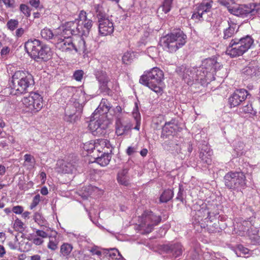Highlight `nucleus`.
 Returning <instances> with one entry per match:
<instances>
[{"mask_svg": "<svg viewBox=\"0 0 260 260\" xmlns=\"http://www.w3.org/2000/svg\"><path fill=\"white\" fill-rule=\"evenodd\" d=\"M56 48L63 52L73 50V39L70 36L61 33L54 43Z\"/></svg>", "mask_w": 260, "mask_h": 260, "instance_id": "9b49d317", "label": "nucleus"}, {"mask_svg": "<svg viewBox=\"0 0 260 260\" xmlns=\"http://www.w3.org/2000/svg\"><path fill=\"white\" fill-rule=\"evenodd\" d=\"M12 210L15 214H21L23 211V209L22 207L20 206H14Z\"/></svg>", "mask_w": 260, "mask_h": 260, "instance_id": "4d7b16f0", "label": "nucleus"}, {"mask_svg": "<svg viewBox=\"0 0 260 260\" xmlns=\"http://www.w3.org/2000/svg\"><path fill=\"white\" fill-rule=\"evenodd\" d=\"M74 166L71 162H62L58 170L59 172L62 173H73L75 170Z\"/></svg>", "mask_w": 260, "mask_h": 260, "instance_id": "72a5a7b5", "label": "nucleus"}, {"mask_svg": "<svg viewBox=\"0 0 260 260\" xmlns=\"http://www.w3.org/2000/svg\"><path fill=\"white\" fill-rule=\"evenodd\" d=\"M98 29L100 35L102 36L111 35L114 31L113 23L109 18L98 21Z\"/></svg>", "mask_w": 260, "mask_h": 260, "instance_id": "f3484780", "label": "nucleus"}, {"mask_svg": "<svg viewBox=\"0 0 260 260\" xmlns=\"http://www.w3.org/2000/svg\"><path fill=\"white\" fill-rule=\"evenodd\" d=\"M111 158V153H102L100 156L95 158V161L101 166H106L109 164Z\"/></svg>", "mask_w": 260, "mask_h": 260, "instance_id": "f704fd0d", "label": "nucleus"}, {"mask_svg": "<svg viewBox=\"0 0 260 260\" xmlns=\"http://www.w3.org/2000/svg\"><path fill=\"white\" fill-rule=\"evenodd\" d=\"M192 213L194 215L195 219L200 222L204 218L206 219L209 216V212L206 209V206L195 204L192 206Z\"/></svg>", "mask_w": 260, "mask_h": 260, "instance_id": "a211bd4d", "label": "nucleus"}, {"mask_svg": "<svg viewBox=\"0 0 260 260\" xmlns=\"http://www.w3.org/2000/svg\"><path fill=\"white\" fill-rule=\"evenodd\" d=\"M24 160L25 161L31 162L33 157L30 154H26L24 155Z\"/></svg>", "mask_w": 260, "mask_h": 260, "instance_id": "338daca9", "label": "nucleus"}, {"mask_svg": "<svg viewBox=\"0 0 260 260\" xmlns=\"http://www.w3.org/2000/svg\"><path fill=\"white\" fill-rule=\"evenodd\" d=\"M212 150L207 146H203L201 148L200 158L203 163L209 165L212 162Z\"/></svg>", "mask_w": 260, "mask_h": 260, "instance_id": "a878e982", "label": "nucleus"}, {"mask_svg": "<svg viewBox=\"0 0 260 260\" xmlns=\"http://www.w3.org/2000/svg\"><path fill=\"white\" fill-rule=\"evenodd\" d=\"M131 127V123L128 119L117 116L115 122V133L118 136L125 135Z\"/></svg>", "mask_w": 260, "mask_h": 260, "instance_id": "ddd939ff", "label": "nucleus"}, {"mask_svg": "<svg viewBox=\"0 0 260 260\" xmlns=\"http://www.w3.org/2000/svg\"><path fill=\"white\" fill-rule=\"evenodd\" d=\"M244 145V143L242 142H238L237 145L235 147V150L238 153L241 154H242L243 152H242L243 149Z\"/></svg>", "mask_w": 260, "mask_h": 260, "instance_id": "603ef678", "label": "nucleus"}, {"mask_svg": "<svg viewBox=\"0 0 260 260\" xmlns=\"http://www.w3.org/2000/svg\"><path fill=\"white\" fill-rule=\"evenodd\" d=\"M24 32V30L22 28H19L16 31V36L18 38L21 37Z\"/></svg>", "mask_w": 260, "mask_h": 260, "instance_id": "0e129e2a", "label": "nucleus"}, {"mask_svg": "<svg viewBox=\"0 0 260 260\" xmlns=\"http://www.w3.org/2000/svg\"><path fill=\"white\" fill-rule=\"evenodd\" d=\"M40 48H39L38 51V52H39V57H37L36 61H47L49 60L52 56V52L50 48L43 43L40 45Z\"/></svg>", "mask_w": 260, "mask_h": 260, "instance_id": "393cba45", "label": "nucleus"}, {"mask_svg": "<svg viewBox=\"0 0 260 260\" xmlns=\"http://www.w3.org/2000/svg\"><path fill=\"white\" fill-rule=\"evenodd\" d=\"M229 27L225 29L223 32V39H228L234 36L238 31V26L232 22L228 21Z\"/></svg>", "mask_w": 260, "mask_h": 260, "instance_id": "2f4dec72", "label": "nucleus"}, {"mask_svg": "<svg viewBox=\"0 0 260 260\" xmlns=\"http://www.w3.org/2000/svg\"><path fill=\"white\" fill-rule=\"evenodd\" d=\"M196 68H187L184 66L178 67L176 68V71L178 74L182 76L183 78L186 80L188 84H191L194 81H198L196 80V78H194V76H196Z\"/></svg>", "mask_w": 260, "mask_h": 260, "instance_id": "dca6fc26", "label": "nucleus"}, {"mask_svg": "<svg viewBox=\"0 0 260 260\" xmlns=\"http://www.w3.org/2000/svg\"><path fill=\"white\" fill-rule=\"evenodd\" d=\"M248 95L247 91L244 89L236 90L229 98V104L231 108L239 106L245 101Z\"/></svg>", "mask_w": 260, "mask_h": 260, "instance_id": "f8f14e48", "label": "nucleus"}, {"mask_svg": "<svg viewBox=\"0 0 260 260\" xmlns=\"http://www.w3.org/2000/svg\"><path fill=\"white\" fill-rule=\"evenodd\" d=\"M238 250L243 254H248L249 252V249L247 248L243 247L242 245H239L238 246Z\"/></svg>", "mask_w": 260, "mask_h": 260, "instance_id": "e2e57ef3", "label": "nucleus"}, {"mask_svg": "<svg viewBox=\"0 0 260 260\" xmlns=\"http://www.w3.org/2000/svg\"><path fill=\"white\" fill-rule=\"evenodd\" d=\"M187 36L180 29L174 30L161 38L159 44L167 51L173 53L186 43Z\"/></svg>", "mask_w": 260, "mask_h": 260, "instance_id": "f03ea898", "label": "nucleus"}, {"mask_svg": "<svg viewBox=\"0 0 260 260\" xmlns=\"http://www.w3.org/2000/svg\"><path fill=\"white\" fill-rule=\"evenodd\" d=\"M76 116H75L74 113H69L68 110H66V115L64 116V119L67 121L70 122H73L75 121V118Z\"/></svg>", "mask_w": 260, "mask_h": 260, "instance_id": "49530a36", "label": "nucleus"}, {"mask_svg": "<svg viewBox=\"0 0 260 260\" xmlns=\"http://www.w3.org/2000/svg\"><path fill=\"white\" fill-rule=\"evenodd\" d=\"M164 79V73L158 68H153L149 71L145 72L141 76L139 82L158 94H161V87Z\"/></svg>", "mask_w": 260, "mask_h": 260, "instance_id": "7ed1b4c3", "label": "nucleus"}, {"mask_svg": "<svg viewBox=\"0 0 260 260\" xmlns=\"http://www.w3.org/2000/svg\"><path fill=\"white\" fill-rule=\"evenodd\" d=\"M40 201V194H38L36 195L34 198H33L32 202L30 205V209H32L35 207H36L38 204L39 203Z\"/></svg>", "mask_w": 260, "mask_h": 260, "instance_id": "8fccbe9b", "label": "nucleus"}, {"mask_svg": "<svg viewBox=\"0 0 260 260\" xmlns=\"http://www.w3.org/2000/svg\"><path fill=\"white\" fill-rule=\"evenodd\" d=\"M213 1L207 0L203 1L196 8V12L193 13L191 19L196 22L204 20H208L206 15L211 13V10L212 7Z\"/></svg>", "mask_w": 260, "mask_h": 260, "instance_id": "1a4fd4ad", "label": "nucleus"}, {"mask_svg": "<svg viewBox=\"0 0 260 260\" xmlns=\"http://www.w3.org/2000/svg\"><path fill=\"white\" fill-rule=\"evenodd\" d=\"M37 236H40L42 238H45L48 237V234L43 231L38 230L36 231Z\"/></svg>", "mask_w": 260, "mask_h": 260, "instance_id": "052dcab7", "label": "nucleus"}, {"mask_svg": "<svg viewBox=\"0 0 260 260\" xmlns=\"http://www.w3.org/2000/svg\"><path fill=\"white\" fill-rule=\"evenodd\" d=\"M242 74L245 78H254L260 76V72L257 62H251L242 70Z\"/></svg>", "mask_w": 260, "mask_h": 260, "instance_id": "6ab92c4d", "label": "nucleus"}, {"mask_svg": "<svg viewBox=\"0 0 260 260\" xmlns=\"http://www.w3.org/2000/svg\"><path fill=\"white\" fill-rule=\"evenodd\" d=\"M61 33L70 36V35H79L83 36V27L80 23L79 18L74 21H69L60 26Z\"/></svg>", "mask_w": 260, "mask_h": 260, "instance_id": "9d476101", "label": "nucleus"}, {"mask_svg": "<svg viewBox=\"0 0 260 260\" xmlns=\"http://www.w3.org/2000/svg\"><path fill=\"white\" fill-rule=\"evenodd\" d=\"M73 50H75L76 52H84L86 50L85 42L81 36H79L73 40Z\"/></svg>", "mask_w": 260, "mask_h": 260, "instance_id": "c85d7f7f", "label": "nucleus"}, {"mask_svg": "<svg viewBox=\"0 0 260 260\" xmlns=\"http://www.w3.org/2000/svg\"><path fill=\"white\" fill-rule=\"evenodd\" d=\"M42 42L38 39H30L25 42L24 47L29 56L36 61L37 57H39L38 49Z\"/></svg>", "mask_w": 260, "mask_h": 260, "instance_id": "2eb2a0df", "label": "nucleus"}, {"mask_svg": "<svg viewBox=\"0 0 260 260\" xmlns=\"http://www.w3.org/2000/svg\"><path fill=\"white\" fill-rule=\"evenodd\" d=\"M34 84V78L30 74L22 71H16L12 76L10 84L11 93L14 95L24 93Z\"/></svg>", "mask_w": 260, "mask_h": 260, "instance_id": "f257e3e1", "label": "nucleus"}, {"mask_svg": "<svg viewBox=\"0 0 260 260\" xmlns=\"http://www.w3.org/2000/svg\"><path fill=\"white\" fill-rule=\"evenodd\" d=\"M20 10L26 17H28L30 16V9L27 5L25 4H21L20 6Z\"/></svg>", "mask_w": 260, "mask_h": 260, "instance_id": "c03bdc74", "label": "nucleus"}, {"mask_svg": "<svg viewBox=\"0 0 260 260\" xmlns=\"http://www.w3.org/2000/svg\"><path fill=\"white\" fill-rule=\"evenodd\" d=\"M41 35L44 40L49 41L52 40V42L55 43L58 37L61 35V32L60 27L55 29L54 31L49 28L45 27L41 30Z\"/></svg>", "mask_w": 260, "mask_h": 260, "instance_id": "4be33fe9", "label": "nucleus"}, {"mask_svg": "<svg viewBox=\"0 0 260 260\" xmlns=\"http://www.w3.org/2000/svg\"><path fill=\"white\" fill-rule=\"evenodd\" d=\"M10 52V48L8 47H4L1 50V55H6Z\"/></svg>", "mask_w": 260, "mask_h": 260, "instance_id": "69168bd1", "label": "nucleus"}, {"mask_svg": "<svg viewBox=\"0 0 260 260\" xmlns=\"http://www.w3.org/2000/svg\"><path fill=\"white\" fill-rule=\"evenodd\" d=\"M73 249L72 246L68 243H64L60 247V252L63 256L68 255Z\"/></svg>", "mask_w": 260, "mask_h": 260, "instance_id": "58836bf2", "label": "nucleus"}, {"mask_svg": "<svg viewBox=\"0 0 260 260\" xmlns=\"http://www.w3.org/2000/svg\"><path fill=\"white\" fill-rule=\"evenodd\" d=\"M183 189L182 188L181 186L180 185L179 188V191L177 193V196L176 199L178 201L181 202H183Z\"/></svg>", "mask_w": 260, "mask_h": 260, "instance_id": "5fc2aeb1", "label": "nucleus"}, {"mask_svg": "<svg viewBox=\"0 0 260 260\" xmlns=\"http://www.w3.org/2000/svg\"><path fill=\"white\" fill-rule=\"evenodd\" d=\"M96 77L101 85V88L103 90L105 91L110 90L108 85L110 80L106 72H99L96 75Z\"/></svg>", "mask_w": 260, "mask_h": 260, "instance_id": "cd10ccee", "label": "nucleus"}, {"mask_svg": "<svg viewBox=\"0 0 260 260\" xmlns=\"http://www.w3.org/2000/svg\"><path fill=\"white\" fill-rule=\"evenodd\" d=\"M253 43V39L249 35L239 39H233L227 47L226 54L232 57L241 56L251 47Z\"/></svg>", "mask_w": 260, "mask_h": 260, "instance_id": "20e7f679", "label": "nucleus"}, {"mask_svg": "<svg viewBox=\"0 0 260 260\" xmlns=\"http://www.w3.org/2000/svg\"><path fill=\"white\" fill-rule=\"evenodd\" d=\"M73 106L76 108V111L81 112L82 110L83 106L78 102H75L73 104Z\"/></svg>", "mask_w": 260, "mask_h": 260, "instance_id": "bf43d9fd", "label": "nucleus"}, {"mask_svg": "<svg viewBox=\"0 0 260 260\" xmlns=\"http://www.w3.org/2000/svg\"><path fill=\"white\" fill-rule=\"evenodd\" d=\"M225 186L232 190H239L246 186V177L241 172H230L224 177Z\"/></svg>", "mask_w": 260, "mask_h": 260, "instance_id": "39448f33", "label": "nucleus"}, {"mask_svg": "<svg viewBox=\"0 0 260 260\" xmlns=\"http://www.w3.org/2000/svg\"><path fill=\"white\" fill-rule=\"evenodd\" d=\"M134 53L131 52H125L122 56V61L123 63L127 64L130 63L134 58Z\"/></svg>", "mask_w": 260, "mask_h": 260, "instance_id": "ea45409f", "label": "nucleus"}, {"mask_svg": "<svg viewBox=\"0 0 260 260\" xmlns=\"http://www.w3.org/2000/svg\"><path fill=\"white\" fill-rule=\"evenodd\" d=\"M105 252L109 254V257L112 259H116V256L117 255L118 250L116 248H111L105 249Z\"/></svg>", "mask_w": 260, "mask_h": 260, "instance_id": "a19ab883", "label": "nucleus"}, {"mask_svg": "<svg viewBox=\"0 0 260 260\" xmlns=\"http://www.w3.org/2000/svg\"><path fill=\"white\" fill-rule=\"evenodd\" d=\"M138 150V146L137 144L128 147L126 150V153L128 155H132L137 152Z\"/></svg>", "mask_w": 260, "mask_h": 260, "instance_id": "09e8293b", "label": "nucleus"}, {"mask_svg": "<svg viewBox=\"0 0 260 260\" xmlns=\"http://www.w3.org/2000/svg\"><path fill=\"white\" fill-rule=\"evenodd\" d=\"M47 247L52 250H55L57 248V243L52 240H50Z\"/></svg>", "mask_w": 260, "mask_h": 260, "instance_id": "6e6d98bb", "label": "nucleus"}, {"mask_svg": "<svg viewBox=\"0 0 260 260\" xmlns=\"http://www.w3.org/2000/svg\"><path fill=\"white\" fill-rule=\"evenodd\" d=\"M178 128V125L175 123V120L165 123L162 127L161 137L167 138L168 136L174 135Z\"/></svg>", "mask_w": 260, "mask_h": 260, "instance_id": "b1692460", "label": "nucleus"}, {"mask_svg": "<svg viewBox=\"0 0 260 260\" xmlns=\"http://www.w3.org/2000/svg\"><path fill=\"white\" fill-rule=\"evenodd\" d=\"M111 108V104L107 100L103 99L100 104L99 107L96 108V109L94 111V114L96 115L98 114H106L108 112L109 110Z\"/></svg>", "mask_w": 260, "mask_h": 260, "instance_id": "7c9ffc66", "label": "nucleus"}, {"mask_svg": "<svg viewBox=\"0 0 260 260\" xmlns=\"http://www.w3.org/2000/svg\"><path fill=\"white\" fill-rule=\"evenodd\" d=\"M25 110L31 113H36L43 107V98L35 92H31L22 99Z\"/></svg>", "mask_w": 260, "mask_h": 260, "instance_id": "423d86ee", "label": "nucleus"}, {"mask_svg": "<svg viewBox=\"0 0 260 260\" xmlns=\"http://www.w3.org/2000/svg\"><path fill=\"white\" fill-rule=\"evenodd\" d=\"M128 170L124 169L119 172L117 175V180L122 185L127 186L129 184V178L127 175Z\"/></svg>", "mask_w": 260, "mask_h": 260, "instance_id": "473e14b6", "label": "nucleus"}, {"mask_svg": "<svg viewBox=\"0 0 260 260\" xmlns=\"http://www.w3.org/2000/svg\"><path fill=\"white\" fill-rule=\"evenodd\" d=\"M13 226L15 230L17 231L21 232L24 230L23 223L19 219L15 220Z\"/></svg>", "mask_w": 260, "mask_h": 260, "instance_id": "37998d69", "label": "nucleus"}, {"mask_svg": "<svg viewBox=\"0 0 260 260\" xmlns=\"http://www.w3.org/2000/svg\"><path fill=\"white\" fill-rule=\"evenodd\" d=\"M3 3L9 8H13L15 7V0H1Z\"/></svg>", "mask_w": 260, "mask_h": 260, "instance_id": "864d4df0", "label": "nucleus"}, {"mask_svg": "<svg viewBox=\"0 0 260 260\" xmlns=\"http://www.w3.org/2000/svg\"><path fill=\"white\" fill-rule=\"evenodd\" d=\"M173 191L171 189L165 190L160 197L159 201L161 203H167L173 197Z\"/></svg>", "mask_w": 260, "mask_h": 260, "instance_id": "4c0bfd02", "label": "nucleus"}, {"mask_svg": "<svg viewBox=\"0 0 260 260\" xmlns=\"http://www.w3.org/2000/svg\"><path fill=\"white\" fill-rule=\"evenodd\" d=\"M84 75V72L82 70L76 71L73 75L74 79L78 81H81Z\"/></svg>", "mask_w": 260, "mask_h": 260, "instance_id": "de8ad7c7", "label": "nucleus"}, {"mask_svg": "<svg viewBox=\"0 0 260 260\" xmlns=\"http://www.w3.org/2000/svg\"><path fill=\"white\" fill-rule=\"evenodd\" d=\"M140 226L144 228L146 233L151 232L153 227L161 220V217L154 214L151 211H145L140 218Z\"/></svg>", "mask_w": 260, "mask_h": 260, "instance_id": "6e6552de", "label": "nucleus"}, {"mask_svg": "<svg viewBox=\"0 0 260 260\" xmlns=\"http://www.w3.org/2000/svg\"><path fill=\"white\" fill-rule=\"evenodd\" d=\"M94 149L101 153H111L113 147L109 140L98 139L94 143Z\"/></svg>", "mask_w": 260, "mask_h": 260, "instance_id": "5701e85b", "label": "nucleus"}, {"mask_svg": "<svg viewBox=\"0 0 260 260\" xmlns=\"http://www.w3.org/2000/svg\"><path fill=\"white\" fill-rule=\"evenodd\" d=\"M43 241L39 238L34 239V243L36 245H39L42 244Z\"/></svg>", "mask_w": 260, "mask_h": 260, "instance_id": "774afa93", "label": "nucleus"}, {"mask_svg": "<svg viewBox=\"0 0 260 260\" xmlns=\"http://www.w3.org/2000/svg\"><path fill=\"white\" fill-rule=\"evenodd\" d=\"M78 18L83 27V35L86 36L93 25V21L87 17L86 12L83 10L80 12Z\"/></svg>", "mask_w": 260, "mask_h": 260, "instance_id": "412c9836", "label": "nucleus"}, {"mask_svg": "<svg viewBox=\"0 0 260 260\" xmlns=\"http://www.w3.org/2000/svg\"><path fill=\"white\" fill-rule=\"evenodd\" d=\"M42 42L38 39H30L25 42L24 47L29 56L36 61L37 57H39L38 49Z\"/></svg>", "mask_w": 260, "mask_h": 260, "instance_id": "4468645a", "label": "nucleus"}, {"mask_svg": "<svg viewBox=\"0 0 260 260\" xmlns=\"http://www.w3.org/2000/svg\"><path fill=\"white\" fill-rule=\"evenodd\" d=\"M253 110L252 105L250 103L241 107L239 109V112L241 113H251Z\"/></svg>", "mask_w": 260, "mask_h": 260, "instance_id": "79ce46f5", "label": "nucleus"}, {"mask_svg": "<svg viewBox=\"0 0 260 260\" xmlns=\"http://www.w3.org/2000/svg\"><path fill=\"white\" fill-rule=\"evenodd\" d=\"M259 10L260 5L256 4L239 5L229 9V12L234 15L249 18L256 15Z\"/></svg>", "mask_w": 260, "mask_h": 260, "instance_id": "0eeeda50", "label": "nucleus"}, {"mask_svg": "<svg viewBox=\"0 0 260 260\" xmlns=\"http://www.w3.org/2000/svg\"><path fill=\"white\" fill-rule=\"evenodd\" d=\"M88 127L93 135H100L104 132V125L101 120H91Z\"/></svg>", "mask_w": 260, "mask_h": 260, "instance_id": "bb28decb", "label": "nucleus"}, {"mask_svg": "<svg viewBox=\"0 0 260 260\" xmlns=\"http://www.w3.org/2000/svg\"><path fill=\"white\" fill-rule=\"evenodd\" d=\"M170 249L175 257L180 256L183 252L182 246L179 243L171 245L170 246Z\"/></svg>", "mask_w": 260, "mask_h": 260, "instance_id": "e433bc0d", "label": "nucleus"}, {"mask_svg": "<svg viewBox=\"0 0 260 260\" xmlns=\"http://www.w3.org/2000/svg\"><path fill=\"white\" fill-rule=\"evenodd\" d=\"M216 63L213 60H207L206 63L209 66V67H206L205 68L203 67L196 68V76H194V78H196L197 81L203 80L207 75L208 72L214 70L213 66Z\"/></svg>", "mask_w": 260, "mask_h": 260, "instance_id": "aec40b11", "label": "nucleus"}, {"mask_svg": "<svg viewBox=\"0 0 260 260\" xmlns=\"http://www.w3.org/2000/svg\"><path fill=\"white\" fill-rule=\"evenodd\" d=\"M29 4L36 9H41L43 7L40 5V0H30Z\"/></svg>", "mask_w": 260, "mask_h": 260, "instance_id": "3c124183", "label": "nucleus"}, {"mask_svg": "<svg viewBox=\"0 0 260 260\" xmlns=\"http://www.w3.org/2000/svg\"><path fill=\"white\" fill-rule=\"evenodd\" d=\"M35 221L38 223H40L43 220L41 214L39 212H36L34 216Z\"/></svg>", "mask_w": 260, "mask_h": 260, "instance_id": "13d9d810", "label": "nucleus"}, {"mask_svg": "<svg viewBox=\"0 0 260 260\" xmlns=\"http://www.w3.org/2000/svg\"><path fill=\"white\" fill-rule=\"evenodd\" d=\"M122 111V109L121 107L120 106H117L115 109H114V113L116 116V118H117V116L118 117H122L121 115Z\"/></svg>", "mask_w": 260, "mask_h": 260, "instance_id": "680f3d73", "label": "nucleus"}, {"mask_svg": "<svg viewBox=\"0 0 260 260\" xmlns=\"http://www.w3.org/2000/svg\"><path fill=\"white\" fill-rule=\"evenodd\" d=\"M173 0H165L157 10V13L162 14L169 12L171 8Z\"/></svg>", "mask_w": 260, "mask_h": 260, "instance_id": "c9c22d12", "label": "nucleus"}, {"mask_svg": "<svg viewBox=\"0 0 260 260\" xmlns=\"http://www.w3.org/2000/svg\"><path fill=\"white\" fill-rule=\"evenodd\" d=\"M94 10H95L96 17L98 19V22L100 21V20L109 18L103 6V4H95L94 5Z\"/></svg>", "mask_w": 260, "mask_h": 260, "instance_id": "c756f323", "label": "nucleus"}, {"mask_svg": "<svg viewBox=\"0 0 260 260\" xmlns=\"http://www.w3.org/2000/svg\"><path fill=\"white\" fill-rule=\"evenodd\" d=\"M18 25L17 20L11 19L7 23V26L11 30H14Z\"/></svg>", "mask_w": 260, "mask_h": 260, "instance_id": "a18cd8bd", "label": "nucleus"}]
</instances>
